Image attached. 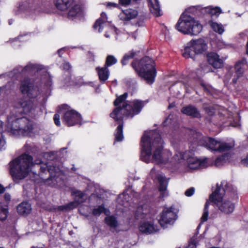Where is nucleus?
<instances>
[{
	"instance_id": "9b49d317",
	"label": "nucleus",
	"mask_w": 248,
	"mask_h": 248,
	"mask_svg": "<svg viewBox=\"0 0 248 248\" xmlns=\"http://www.w3.org/2000/svg\"><path fill=\"white\" fill-rule=\"evenodd\" d=\"M60 113L63 114L62 122L67 126H71L81 124V115L76 111L71 109L68 105H62L60 107Z\"/></svg>"
},
{
	"instance_id": "0eeeda50",
	"label": "nucleus",
	"mask_w": 248,
	"mask_h": 248,
	"mask_svg": "<svg viewBox=\"0 0 248 248\" xmlns=\"http://www.w3.org/2000/svg\"><path fill=\"white\" fill-rule=\"evenodd\" d=\"M175 29L184 34L197 35L202 31V26L198 20L183 14L175 25Z\"/></svg>"
},
{
	"instance_id": "4d7b16f0",
	"label": "nucleus",
	"mask_w": 248,
	"mask_h": 248,
	"mask_svg": "<svg viewBox=\"0 0 248 248\" xmlns=\"http://www.w3.org/2000/svg\"><path fill=\"white\" fill-rule=\"evenodd\" d=\"M64 48H62V49H59L58 51V53H59V56H61V55H60V53L61 52L63 49Z\"/></svg>"
},
{
	"instance_id": "c756f323",
	"label": "nucleus",
	"mask_w": 248,
	"mask_h": 248,
	"mask_svg": "<svg viewBox=\"0 0 248 248\" xmlns=\"http://www.w3.org/2000/svg\"><path fill=\"white\" fill-rule=\"evenodd\" d=\"M208 23L210 27L214 31L220 34H221L224 32V27L221 24L214 22L212 20L209 21Z\"/></svg>"
},
{
	"instance_id": "e433bc0d",
	"label": "nucleus",
	"mask_w": 248,
	"mask_h": 248,
	"mask_svg": "<svg viewBox=\"0 0 248 248\" xmlns=\"http://www.w3.org/2000/svg\"><path fill=\"white\" fill-rule=\"evenodd\" d=\"M117 62V60L114 56L112 55H108L106 58L105 65L108 67L115 64Z\"/></svg>"
},
{
	"instance_id": "72a5a7b5",
	"label": "nucleus",
	"mask_w": 248,
	"mask_h": 248,
	"mask_svg": "<svg viewBox=\"0 0 248 248\" xmlns=\"http://www.w3.org/2000/svg\"><path fill=\"white\" fill-rule=\"evenodd\" d=\"M123 127L122 124H120L118 126L116 132L115 134V141H121L124 139V136L123 133Z\"/></svg>"
},
{
	"instance_id": "a878e982",
	"label": "nucleus",
	"mask_w": 248,
	"mask_h": 248,
	"mask_svg": "<svg viewBox=\"0 0 248 248\" xmlns=\"http://www.w3.org/2000/svg\"><path fill=\"white\" fill-rule=\"evenodd\" d=\"M181 111L184 114L193 117L199 118L201 117L199 111L193 106L190 105L184 107Z\"/></svg>"
},
{
	"instance_id": "a211bd4d",
	"label": "nucleus",
	"mask_w": 248,
	"mask_h": 248,
	"mask_svg": "<svg viewBox=\"0 0 248 248\" xmlns=\"http://www.w3.org/2000/svg\"><path fill=\"white\" fill-rule=\"evenodd\" d=\"M56 167H50L47 169L50 177L46 180L48 184L52 186H58V183L61 184L62 180V172L60 171H57Z\"/></svg>"
},
{
	"instance_id": "a18cd8bd",
	"label": "nucleus",
	"mask_w": 248,
	"mask_h": 248,
	"mask_svg": "<svg viewBox=\"0 0 248 248\" xmlns=\"http://www.w3.org/2000/svg\"><path fill=\"white\" fill-rule=\"evenodd\" d=\"M117 4L115 3L109 2L107 4L108 7H116Z\"/></svg>"
},
{
	"instance_id": "473e14b6",
	"label": "nucleus",
	"mask_w": 248,
	"mask_h": 248,
	"mask_svg": "<svg viewBox=\"0 0 248 248\" xmlns=\"http://www.w3.org/2000/svg\"><path fill=\"white\" fill-rule=\"evenodd\" d=\"M246 63V60L244 59L240 62H238L236 64L235 66L236 74L238 77L241 76L243 74L244 72V66Z\"/></svg>"
},
{
	"instance_id": "5fc2aeb1",
	"label": "nucleus",
	"mask_w": 248,
	"mask_h": 248,
	"mask_svg": "<svg viewBox=\"0 0 248 248\" xmlns=\"http://www.w3.org/2000/svg\"><path fill=\"white\" fill-rule=\"evenodd\" d=\"M10 41H11V43H13L14 41H15L16 42H17V38H15L14 39H12V40H10Z\"/></svg>"
},
{
	"instance_id": "4468645a",
	"label": "nucleus",
	"mask_w": 248,
	"mask_h": 248,
	"mask_svg": "<svg viewBox=\"0 0 248 248\" xmlns=\"http://www.w3.org/2000/svg\"><path fill=\"white\" fill-rule=\"evenodd\" d=\"M72 195L75 196V200L73 202H70L66 205L59 206V210H72L77 207L79 204L83 202L87 198V196L82 192L78 190H75L72 192Z\"/></svg>"
},
{
	"instance_id": "de8ad7c7",
	"label": "nucleus",
	"mask_w": 248,
	"mask_h": 248,
	"mask_svg": "<svg viewBox=\"0 0 248 248\" xmlns=\"http://www.w3.org/2000/svg\"><path fill=\"white\" fill-rule=\"evenodd\" d=\"M171 116H169L166 120V121L164 122V125H166L167 124V123H170L171 119V118H170Z\"/></svg>"
},
{
	"instance_id": "2f4dec72",
	"label": "nucleus",
	"mask_w": 248,
	"mask_h": 248,
	"mask_svg": "<svg viewBox=\"0 0 248 248\" xmlns=\"http://www.w3.org/2000/svg\"><path fill=\"white\" fill-rule=\"evenodd\" d=\"M129 199V196L128 194L124 192L123 194H120L118 198H117V202L125 206L126 207L128 204V201Z\"/></svg>"
},
{
	"instance_id": "393cba45",
	"label": "nucleus",
	"mask_w": 248,
	"mask_h": 248,
	"mask_svg": "<svg viewBox=\"0 0 248 248\" xmlns=\"http://www.w3.org/2000/svg\"><path fill=\"white\" fill-rule=\"evenodd\" d=\"M74 3V0H56V7L61 11L67 10Z\"/></svg>"
},
{
	"instance_id": "37998d69",
	"label": "nucleus",
	"mask_w": 248,
	"mask_h": 248,
	"mask_svg": "<svg viewBox=\"0 0 248 248\" xmlns=\"http://www.w3.org/2000/svg\"><path fill=\"white\" fill-rule=\"evenodd\" d=\"M131 0H119L121 4L124 6H127L130 4Z\"/></svg>"
},
{
	"instance_id": "09e8293b",
	"label": "nucleus",
	"mask_w": 248,
	"mask_h": 248,
	"mask_svg": "<svg viewBox=\"0 0 248 248\" xmlns=\"http://www.w3.org/2000/svg\"><path fill=\"white\" fill-rule=\"evenodd\" d=\"M5 199L6 201H10V199H11V196H10V195L9 194H5Z\"/></svg>"
},
{
	"instance_id": "3c124183",
	"label": "nucleus",
	"mask_w": 248,
	"mask_h": 248,
	"mask_svg": "<svg viewBox=\"0 0 248 248\" xmlns=\"http://www.w3.org/2000/svg\"><path fill=\"white\" fill-rule=\"evenodd\" d=\"M4 191V187L0 184V194L3 193Z\"/></svg>"
},
{
	"instance_id": "c9c22d12",
	"label": "nucleus",
	"mask_w": 248,
	"mask_h": 248,
	"mask_svg": "<svg viewBox=\"0 0 248 248\" xmlns=\"http://www.w3.org/2000/svg\"><path fill=\"white\" fill-rule=\"evenodd\" d=\"M106 223L112 228H115L117 226V221L113 216H108L105 218Z\"/></svg>"
},
{
	"instance_id": "9d476101",
	"label": "nucleus",
	"mask_w": 248,
	"mask_h": 248,
	"mask_svg": "<svg viewBox=\"0 0 248 248\" xmlns=\"http://www.w3.org/2000/svg\"><path fill=\"white\" fill-rule=\"evenodd\" d=\"M200 144L207 149L219 152L227 151L234 146L233 142L227 143L210 137L202 138L200 140Z\"/></svg>"
},
{
	"instance_id": "f704fd0d",
	"label": "nucleus",
	"mask_w": 248,
	"mask_h": 248,
	"mask_svg": "<svg viewBox=\"0 0 248 248\" xmlns=\"http://www.w3.org/2000/svg\"><path fill=\"white\" fill-rule=\"evenodd\" d=\"M8 213L7 206L0 203V220H5Z\"/></svg>"
},
{
	"instance_id": "f03ea898",
	"label": "nucleus",
	"mask_w": 248,
	"mask_h": 248,
	"mask_svg": "<svg viewBox=\"0 0 248 248\" xmlns=\"http://www.w3.org/2000/svg\"><path fill=\"white\" fill-rule=\"evenodd\" d=\"M232 193L235 194L236 188L232 185L223 181L220 185L217 184L216 189L209 197L204 206L203 215L201 217L202 222L206 221L208 217V207L210 202L214 203L222 212L229 214L232 213L234 209V204L224 197L225 193Z\"/></svg>"
},
{
	"instance_id": "20e7f679",
	"label": "nucleus",
	"mask_w": 248,
	"mask_h": 248,
	"mask_svg": "<svg viewBox=\"0 0 248 248\" xmlns=\"http://www.w3.org/2000/svg\"><path fill=\"white\" fill-rule=\"evenodd\" d=\"M40 159L33 161L32 157L28 154H22L13 160L9 163L10 172L14 181L18 183L19 180L24 179L31 170L34 164L41 163Z\"/></svg>"
},
{
	"instance_id": "bf43d9fd",
	"label": "nucleus",
	"mask_w": 248,
	"mask_h": 248,
	"mask_svg": "<svg viewBox=\"0 0 248 248\" xmlns=\"http://www.w3.org/2000/svg\"><path fill=\"white\" fill-rule=\"evenodd\" d=\"M232 81L234 83H235L236 82L237 80H236V79L234 78V79H233Z\"/></svg>"
},
{
	"instance_id": "bb28decb",
	"label": "nucleus",
	"mask_w": 248,
	"mask_h": 248,
	"mask_svg": "<svg viewBox=\"0 0 248 248\" xmlns=\"http://www.w3.org/2000/svg\"><path fill=\"white\" fill-rule=\"evenodd\" d=\"M17 211L19 214L22 216H27L31 211V204L27 202H23L17 207Z\"/></svg>"
},
{
	"instance_id": "f257e3e1",
	"label": "nucleus",
	"mask_w": 248,
	"mask_h": 248,
	"mask_svg": "<svg viewBox=\"0 0 248 248\" xmlns=\"http://www.w3.org/2000/svg\"><path fill=\"white\" fill-rule=\"evenodd\" d=\"M163 141L156 130L146 131L141 140L140 159L146 163L155 162L160 165L167 163L184 165L187 163L189 169L205 168L211 165L213 161L208 158H198L192 153L177 152L172 157L170 151L163 150Z\"/></svg>"
},
{
	"instance_id": "423d86ee",
	"label": "nucleus",
	"mask_w": 248,
	"mask_h": 248,
	"mask_svg": "<svg viewBox=\"0 0 248 248\" xmlns=\"http://www.w3.org/2000/svg\"><path fill=\"white\" fill-rule=\"evenodd\" d=\"M132 66L139 75L143 78L147 83L151 84L156 75L154 61L149 57H145L138 62L134 61Z\"/></svg>"
},
{
	"instance_id": "f8f14e48",
	"label": "nucleus",
	"mask_w": 248,
	"mask_h": 248,
	"mask_svg": "<svg viewBox=\"0 0 248 248\" xmlns=\"http://www.w3.org/2000/svg\"><path fill=\"white\" fill-rule=\"evenodd\" d=\"M93 28L98 32H102L103 29L105 28L106 31L104 35L106 38H109L112 33H117L116 28L110 25L107 15L104 12L101 13L100 17L96 21Z\"/></svg>"
},
{
	"instance_id": "c85d7f7f",
	"label": "nucleus",
	"mask_w": 248,
	"mask_h": 248,
	"mask_svg": "<svg viewBox=\"0 0 248 248\" xmlns=\"http://www.w3.org/2000/svg\"><path fill=\"white\" fill-rule=\"evenodd\" d=\"M202 10L210 15L211 16H218L221 13V9L217 7L208 6L202 9Z\"/></svg>"
},
{
	"instance_id": "2eb2a0df",
	"label": "nucleus",
	"mask_w": 248,
	"mask_h": 248,
	"mask_svg": "<svg viewBox=\"0 0 248 248\" xmlns=\"http://www.w3.org/2000/svg\"><path fill=\"white\" fill-rule=\"evenodd\" d=\"M150 175L153 178H156L158 180L159 184V190L160 192V196L164 198L168 196L167 191L168 181L166 179L162 174L156 172L154 168L151 170Z\"/></svg>"
},
{
	"instance_id": "ea45409f",
	"label": "nucleus",
	"mask_w": 248,
	"mask_h": 248,
	"mask_svg": "<svg viewBox=\"0 0 248 248\" xmlns=\"http://www.w3.org/2000/svg\"><path fill=\"white\" fill-rule=\"evenodd\" d=\"M195 192V189L194 187H190V188L187 189L185 193V194L187 197L191 196Z\"/></svg>"
},
{
	"instance_id": "69168bd1",
	"label": "nucleus",
	"mask_w": 248,
	"mask_h": 248,
	"mask_svg": "<svg viewBox=\"0 0 248 248\" xmlns=\"http://www.w3.org/2000/svg\"><path fill=\"white\" fill-rule=\"evenodd\" d=\"M11 23H12V22H10V21H9V24H11Z\"/></svg>"
},
{
	"instance_id": "6e6d98bb",
	"label": "nucleus",
	"mask_w": 248,
	"mask_h": 248,
	"mask_svg": "<svg viewBox=\"0 0 248 248\" xmlns=\"http://www.w3.org/2000/svg\"><path fill=\"white\" fill-rule=\"evenodd\" d=\"M184 85H185V87L186 88V90H187V86H189V84L186 83H184Z\"/></svg>"
},
{
	"instance_id": "680f3d73",
	"label": "nucleus",
	"mask_w": 248,
	"mask_h": 248,
	"mask_svg": "<svg viewBox=\"0 0 248 248\" xmlns=\"http://www.w3.org/2000/svg\"><path fill=\"white\" fill-rule=\"evenodd\" d=\"M167 33H165V38L167 39Z\"/></svg>"
},
{
	"instance_id": "dca6fc26",
	"label": "nucleus",
	"mask_w": 248,
	"mask_h": 248,
	"mask_svg": "<svg viewBox=\"0 0 248 248\" xmlns=\"http://www.w3.org/2000/svg\"><path fill=\"white\" fill-rule=\"evenodd\" d=\"M20 89L23 94H27L30 97H35L39 94L38 88L32 86L29 79L21 82Z\"/></svg>"
},
{
	"instance_id": "cd10ccee",
	"label": "nucleus",
	"mask_w": 248,
	"mask_h": 248,
	"mask_svg": "<svg viewBox=\"0 0 248 248\" xmlns=\"http://www.w3.org/2000/svg\"><path fill=\"white\" fill-rule=\"evenodd\" d=\"M234 155L230 153H227L218 157L215 161V164L217 167H220L227 162H231Z\"/></svg>"
},
{
	"instance_id": "ddd939ff",
	"label": "nucleus",
	"mask_w": 248,
	"mask_h": 248,
	"mask_svg": "<svg viewBox=\"0 0 248 248\" xmlns=\"http://www.w3.org/2000/svg\"><path fill=\"white\" fill-rule=\"evenodd\" d=\"M173 209L172 207L164 208L160 213L158 222L162 227H166L167 225L172 224L176 219L177 215Z\"/></svg>"
},
{
	"instance_id": "b1692460",
	"label": "nucleus",
	"mask_w": 248,
	"mask_h": 248,
	"mask_svg": "<svg viewBox=\"0 0 248 248\" xmlns=\"http://www.w3.org/2000/svg\"><path fill=\"white\" fill-rule=\"evenodd\" d=\"M99 80L102 83H104L108 80L109 76V71L108 67L105 65L104 67H97L96 68Z\"/></svg>"
},
{
	"instance_id": "4be33fe9",
	"label": "nucleus",
	"mask_w": 248,
	"mask_h": 248,
	"mask_svg": "<svg viewBox=\"0 0 248 248\" xmlns=\"http://www.w3.org/2000/svg\"><path fill=\"white\" fill-rule=\"evenodd\" d=\"M138 11L132 9H128L123 11L120 15L119 17L121 20L124 21H128L137 16Z\"/></svg>"
},
{
	"instance_id": "4c0bfd02",
	"label": "nucleus",
	"mask_w": 248,
	"mask_h": 248,
	"mask_svg": "<svg viewBox=\"0 0 248 248\" xmlns=\"http://www.w3.org/2000/svg\"><path fill=\"white\" fill-rule=\"evenodd\" d=\"M135 56V52L133 51H130L127 54H126L122 60L121 62L123 65H125L127 63V62L129 59H131Z\"/></svg>"
},
{
	"instance_id": "6ab92c4d",
	"label": "nucleus",
	"mask_w": 248,
	"mask_h": 248,
	"mask_svg": "<svg viewBox=\"0 0 248 248\" xmlns=\"http://www.w3.org/2000/svg\"><path fill=\"white\" fill-rule=\"evenodd\" d=\"M37 72L38 73H42L45 77H48L46 69L42 65L36 64L29 63L23 69H22L21 72L22 74H24L26 72Z\"/></svg>"
},
{
	"instance_id": "1a4fd4ad",
	"label": "nucleus",
	"mask_w": 248,
	"mask_h": 248,
	"mask_svg": "<svg viewBox=\"0 0 248 248\" xmlns=\"http://www.w3.org/2000/svg\"><path fill=\"white\" fill-rule=\"evenodd\" d=\"M207 49V44L204 39H192L187 43L183 55L186 58H192L195 54H203Z\"/></svg>"
},
{
	"instance_id": "c03bdc74",
	"label": "nucleus",
	"mask_w": 248,
	"mask_h": 248,
	"mask_svg": "<svg viewBox=\"0 0 248 248\" xmlns=\"http://www.w3.org/2000/svg\"><path fill=\"white\" fill-rule=\"evenodd\" d=\"M63 67L64 69H65L66 70H68L70 68V65L69 64V63H64L63 64Z\"/></svg>"
},
{
	"instance_id": "6e6552de",
	"label": "nucleus",
	"mask_w": 248,
	"mask_h": 248,
	"mask_svg": "<svg viewBox=\"0 0 248 248\" xmlns=\"http://www.w3.org/2000/svg\"><path fill=\"white\" fill-rule=\"evenodd\" d=\"M150 211L149 207L147 204H144L138 207L136 213V217L138 219L145 218L147 219L142 222L139 226L140 231L146 234L152 233L157 231L156 226L150 218L149 215Z\"/></svg>"
},
{
	"instance_id": "a19ab883",
	"label": "nucleus",
	"mask_w": 248,
	"mask_h": 248,
	"mask_svg": "<svg viewBox=\"0 0 248 248\" xmlns=\"http://www.w3.org/2000/svg\"><path fill=\"white\" fill-rule=\"evenodd\" d=\"M60 118V116L58 113L55 114L54 116L53 119H54L55 124L57 126H60L61 124Z\"/></svg>"
},
{
	"instance_id": "7ed1b4c3",
	"label": "nucleus",
	"mask_w": 248,
	"mask_h": 248,
	"mask_svg": "<svg viewBox=\"0 0 248 248\" xmlns=\"http://www.w3.org/2000/svg\"><path fill=\"white\" fill-rule=\"evenodd\" d=\"M127 97V93H124L118 97L114 102L116 108L110 114V116L115 121H122L124 116L133 117L139 113L145 105V102L141 100L125 101Z\"/></svg>"
},
{
	"instance_id": "8fccbe9b",
	"label": "nucleus",
	"mask_w": 248,
	"mask_h": 248,
	"mask_svg": "<svg viewBox=\"0 0 248 248\" xmlns=\"http://www.w3.org/2000/svg\"><path fill=\"white\" fill-rule=\"evenodd\" d=\"M5 88L4 87H0V95H1V94L5 93Z\"/></svg>"
},
{
	"instance_id": "7c9ffc66",
	"label": "nucleus",
	"mask_w": 248,
	"mask_h": 248,
	"mask_svg": "<svg viewBox=\"0 0 248 248\" xmlns=\"http://www.w3.org/2000/svg\"><path fill=\"white\" fill-rule=\"evenodd\" d=\"M92 214L95 216H99L102 213H104L105 214L108 215L109 214V211L104 207L103 204H101L98 206L94 207L92 210Z\"/></svg>"
},
{
	"instance_id": "39448f33",
	"label": "nucleus",
	"mask_w": 248,
	"mask_h": 248,
	"mask_svg": "<svg viewBox=\"0 0 248 248\" xmlns=\"http://www.w3.org/2000/svg\"><path fill=\"white\" fill-rule=\"evenodd\" d=\"M6 127L8 132L14 135L32 136L34 134L32 122L26 117L18 118L14 112L8 116Z\"/></svg>"
},
{
	"instance_id": "052dcab7",
	"label": "nucleus",
	"mask_w": 248,
	"mask_h": 248,
	"mask_svg": "<svg viewBox=\"0 0 248 248\" xmlns=\"http://www.w3.org/2000/svg\"><path fill=\"white\" fill-rule=\"evenodd\" d=\"M22 36H18V39H20L21 38Z\"/></svg>"
},
{
	"instance_id": "774afa93",
	"label": "nucleus",
	"mask_w": 248,
	"mask_h": 248,
	"mask_svg": "<svg viewBox=\"0 0 248 248\" xmlns=\"http://www.w3.org/2000/svg\"><path fill=\"white\" fill-rule=\"evenodd\" d=\"M0 248H3V247H0Z\"/></svg>"
},
{
	"instance_id": "864d4df0",
	"label": "nucleus",
	"mask_w": 248,
	"mask_h": 248,
	"mask_svg": "<svg viewBox=\"0 0 248 248\" xmlns=\"http://www.w3.org/2000/svg\"><path fill=\"white\" fill-rule=\"evenodd\" d=\"M246 53H247V54L248 55V42L247 43Z\"/></svg>"
},
{
	"instance_id": "aec40b11",
	"label": "nucleus",
	"mask_w": 248,
	"mask_h": 248,
	"mask_svg": "<svg viewBox=\"0 0 248 248\" xmlns=\"http://www.w3.org/2000/svg\"><path fill=\"white\" fill-rule=\"evenodd\" d=\"M66 11H67V17L70 19L79 18L83 16V13L80 6L75 3Z\"/></svg>"
},
{
	"instance_id": "79ce46f5",
	"label": "nucleus",
	"mask_w": 248,
	"mask_h": 248,
	"mask_svg": "<svg viewBox=\"0 0 248 248\" xmlns=\"http://www.w3.org/2000/svg\"><path fill=\"white\" fill-rule=\"evenodd\" d=\"M240 164L241 165H243L244 166H248V154L245 157L241 159L240 161Z\"/></svg>"
},
{
	"instance_id": "0e129e2a",
	"label": "nucleus",
	"mask_w": 248,
	"mask_h": 248,
	"mask_svg": "<svg viewBox=\"0 0 248 248\" xmlns=\"http://www.w3.org/2000/svg\"><path fill=\"white\" fill-rule=\"evenodd\" d=\"M26 40H27V39H26L22 40L21 41H26Z\"/></svg>"
},
{
	"instance_id": "13d9d810",
	"label": "nucleus",
	"mask_w": 248,
	"mask_h": 248,
	"mask_svg": "<svg viewBox=\"0 0 248 248\" xmlns=\"http://www.w3.org/2000/svg\"><path fill=\"white\" fill-rule=\"evenodd\" d=\"M239 125H240L239 123H237V124H236L235 125H233V126H235V127H236V126H239Z\"/></svg>"
},
{
	"instance_id": "5701e85b",
	"label": "nucleus",
	"mask_w": 248,
	"mask_h": 248,
	"mask_svg": "<svg viewBox=\"0 0 248 248\" xmlns=\"http://www.w3.org/2000/svg\"><path fill=\"white\" fill-rule=\"evenodd\" d=\"M150 11L155 16L161 15V10L158 0H147Z\"/></svg>"
},
{
	"instance_id": "603ef678",
	"label": "nucleus",
	"mask_w": 248,
	"mask_h": 248,
	"mask_svg": "<svg viewBox=\"0 0 248 248\" xmlns=\"http://www.w3.org/2000/svg\"><path fill=\"white\" fill-rule=\"evenodd\" d=\"M40 169L41 170L42 172H45V171L46 170V167L43 168V167H41L40 168Z\"/></svg>"
},
{
	"instance_id": "e2e57ef3",
	"label": "nucleus",
	"mask_w": 248,
	"mask_h": 248,
	"mask_svg": "<svg viewBox=\"0 0 248 248\" xmlns=\"http://www.w3.org/2000/svg\"><path fill=\"white\" fill-rule=\"evenodd\" d=\"M171 107V105H170V106L168 107L169 108H170Z\"/></svg>"
},
{
	"instance_id": "49530a36",
	"label": "nucleus",
	"mask_w": 248,
	"mask_h": 248,
	"mask_svg": "<svg viewBox=\"0 0 248 248\" xmlns=\"http://www.w3.org/2000/svg\"><path fill=\"white\" fill-rule=\"evenodd\" d=\"M84 207H85L84 206H81V207H80L79 208V212L81 214H82L83 215H86V214L85 213H84L83 212V210L84 208Z\"/></svg>"
},
{
	"instance_id": "412c9836",
	"label": "nucleus",
	"mask_w": 248,
	"mask_h": 248,
	"mask_svg": "<svg viewBox=\"0 0 248 248\" xmlns=\"http://www.w3.org/2000/svg\"><path fill=\"white\" fill-rule=\"evenodd\" d=\"M207 59L209 64L215 68H219L222 66L223 61L219 58V55L216 53H209L207 55Z\"/></svg>"
},
{
	"instance_id": "f3484780",
	"label": "nucleus",
	"mask_w": 248,
	"mask_h": 248,
	"mask_svg": "<svg viewBox=\"0 0 248 248\" xmlns=\"http://www.w3.org/2000/svg\"><path fill=\"white\" fill-rule=\"evenodd\" d=\"M19 105L20 107L18 108V112H23L26 114L30 115H34L36 114V108L37 107L36 102H34L31 100H29L27 101H20Z\"/></svg>"
},
{
	"instance_id": "58836bf2",
	"label": "nucleus",
	"mask_w": 248,
	"mask_h": 248,
	"mask_svg": "<svg viewBox=\"0 0 248 248\" xmlns=\"http://www.w3.org/2000/svg\"><path fill=\"white\" fill-rule=\"evenodd\" d=\"M3 123L0 122V150H1L5 144V141L2 135Z\"/></svg>"
},
{
	"instance_id": "338daca9",
	"label": "nucleus",
	"mask_w": 248,
	"mask_h": 248,
	"mask_svg": "<svg viewBox=\"0 0 248 248\" xmlns=\"http://www.w3.org/2000/svg\"><path fill=\"white\" fill-rule=\"evenodd\" d=\"M11 23H12V22H10V21H9V24H11Z\"/></svg>"
}]
</instances>
